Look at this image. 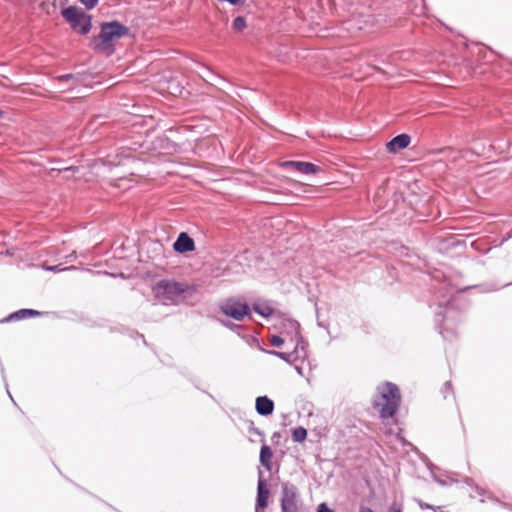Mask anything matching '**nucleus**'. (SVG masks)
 I'll return each mask as SVG.
<instances>
[{"label": "nucleus", "mask_w": 512, "mask_h": 512, "mask_svg": "<svg viewBox=\"0 0 512 512\" xmlns=\"http://www.w3.org/2000/svg\"><path fill=\"white\" fill-rule=\"evenodd\" d=\"M184 291L183 284L167 280L159 281L153 288L155 297L166 305L178 302Z\"/></svg>", "instance_id": "nucleus-3"}, {"label": "nucleus", "mask_w": 512, "mask_h": 512, "mask_svg": "<svg viewBox=\"0 0 512 512\" xmlns=\"http://www.w3.org/2000/svg\"><path fill=\"white\" fill-rule=\"evenodd\" d=\"M246 27L245 19L241 16L236 17L233 21V29L235 31H242Z\"/></svg>", "instance_id": "nucleus-16"}, {"label": "nucleus", "mask_w": 512, "mask_h": 512, "mask_svg": "<svg viewBox=\"0 0 512 512\" xmlns=\"http://www.w3.org/2000/svg\"><path fill=\"white\" fill-rule=\"evenodd\" d=\"M270 343L275 347H280L284 344V339L278 335H272L270 337Z\"/></svg>", "instance_id": "nucleus-17"}, {"label": "nucleus", "mask_w": 512, "mask_h": 512, "mask_svg": "<svg viewBox=\"0 0 512 512\" xmlns=\"http://www.w3.org/2000/svg\"><path fill=\"white\" fill-rule=\"evenodd\" d=\"M271 354L279 357L280 359L284 360V361H290V357L291 355L288 354V353H284V352H276V351H271L270 352Z\"/></svg>", "instance_id": "nucleus-18"}, {"label": "nucleus", "mask_w": 512, "mask_h": 512, "mask_svg": "<svg viewBox=\"0 0 512 512\" xmlns=\"http://www.w3.org/2000/svg\"><path fill=\"white\" fill-rule=\"evenodd\" d=\"M268 497L269 491L265 489V480L262 478V472L259 471L256 509L265 508L268 505Z\"/></svg>", "instance_id": "nucleus-9"}, {"label": "nucleus", "mask_w": 512, "mask_h": 512, "mask_svg": "<svg viewBox=\"0 0 512 512\" xmlns=\"http://www.w3.org/2000/svg\"><path fill=\"white\" fill-rule=\"evenodd\" d=\"M283 166L291 167L303 174H314L319 171V167L309 162L286 161L283 163Z\"/></svg>", "instance_id": "nucleus-8"}, {"label": "nucleus", "mask_w": 512, "mask_h": 512, "mask_svg": "<svg viewBox=\"0 0 512 512\" xmlns=\"http://www.w3.org/2000/svg\"><path fill=\"white\" fill-rule=\"evenodd\" d=\"M254 311L263 317H268L272 314L273 309L266 304H255Z\"/></svg>", "instance_id": "nucleus-15"}, {"label": "nucleus", "mask_w": 512, "mask_h": 512, "mask_svg": "<svg viewBox=\"0 0 512 512\" xmlns=\"http://www.w3.org/2000/svg\"><path fill=\"white\" fill-rule=\"evenodd\" d=\"M71 77H72L71 75H64V76L60 77V80L69 79Z\"/></svg>", "instance_id": "nucleus-25"}, {"label": "nucleus", "mask_w": 512, "mask_h": 512, "mask_svg": "<svg viewBox=\"0 0 512 512\" xmlns=\"http://www.w3.org/2000/svg\"><path fill=\"white\" fill-rule=\"evenodd\" d=\"M221 311L228 317L236 321H242L249 315V306L244 301L237 298L227 299L221 304Z\"/></svg>", "instance_id": "nucleus-5"}, {"label": "nucleus", "mask_w": 512, "mask_h": 512, "mask_svg": "<svg viewBox=\"0 0 512 512\" xmlns=\"http://www.w3.org/2000/svg\"><path fill=\"white\" fill-rule=\"evenodd\" d=\"M422 508H428V509H433L435 510L431 505L429 504H425V505H421Z\"/></svg>", "instance_id": "nucleus-24"}, {"label": "nucleus", "mask_w": 512, "mask_h": 512, "mask_svg": "<svg viewBox=\"0 0 512 512\" xmlns=\"http://www.w3.org/2000/svg\"><path fill=\"white\" fill-rule=\"evenodd\" d=\"M297 488L291 483L282 484L281 508L284 512H291L295 508Z\"/></svg>", "instance_id": "nucleus-6"}, {"label": "nucleus", "mask_w": 512, "mask_h": 512, "mask_svg": "<svg viewBox=\"0 0 512 512\" xmlns=\"http://www.w3.org/2000/svg\"><path fill=\"white\" fill-rule=\"evenodd\" d=\"M410 136L407 134H400L394 137L387 144V148L390 152H397L401 149L406 148L410 144Z\"/></svg>", "instance_id": "nucleus-11"}, {"label": "nucleus", "mask_w": 512, "mask_h": 512, "mask_svg": "<svg viewBox=\"0 0 512 512\" xmlns=\"http://www.w3.org/2000/svg\"><path fill=\"white\" fill-rule=\"evenodd\" d=\"M256 411L263 416H268L273 413L274 403L266 396H260L256 399Z\"/></svg>", "instance_id": "nucleus-10"}, {"label": "nucleus", "mask_w": 512, "mask_h": 512, "mask_svg": "<svg viewBox=\"0 0 512 512\" xmlns=\"http://www.w3.org/2000/svg\"><path fill=\"white\" fill-rule=\"evenodd\" d=\"M401 395L398 387L390 382L379 385L373 400L374 408L382 418L392 417L400 405Z\"/></svg>", "instance_id": "nucleus-1"}, {"label": "nucleus", "mask_w": 512, "mask_h": 512, "mask_svg": "<svg viewBox=\"0 0 512 512\" xmlns=\"http://www.w3.org/2000/svg\"><path fill=\"white\" fill-rule=\"evenodd\" d=\"M307 437V430L303 427L295 428L292 432V438L295 442H303Z\"/></svg>", "instance_id": "nucleus-14"}, {"label": "nucleus", "mask_w": 512, "mask_h": 512, "mask_svg": "<svg viewBox=\"0 0 512 512\" xmlns=\"http://www.w3.org/2000/svg\"><path fill=\"white\" fill-rule=\"evenodd\" d=\"M47 270H50V271H56L57 270V266H49V267H46Z\"/></svg>", "instance_id": "nucleus-23"}, {"label": "nucleus", "mask_w": 512, "mask_h": 512, "mask_svg": "<svg viewBox=\"0 0 512 512\" xmlns=\"http://www.w3.org/2000/svg\"><path fill=\"white\" fill-rule=\"evenodd\" d=\"M36 315H39V312L36 311V310H32V309H22L14 314L11 315V318L13 319H23V318H26V317H32V316H36Z\"/></svg>", "instance_id": "nucleus-13"}, {"label": "nucleus", "mask_w": 512, "mask_h": 512, "mask_svg": "<svg viewBox=\"0 0 512 512\" xmlns=\"http://www.w3.org/2000/svg\"><path fill=\"white\" fill-rule=\"evenodd\" d=\"M173 248L179 253L191 252L195 249V244L186 233H181L173 244Z\"/></svg>", "instance_id": "nucleus-7"}, {"label": "nucleus", "mask_w": 512, "mask_h": 512, "mask_svg": "<svg viewBox=\"0 0 512 512\" xmlns=\"http://www.w3.org/2000/svg\"><path fill=\"white\" fill-rule=\"evenodd\" d=\"M359 512H373V510L369 507L361 506Z\"/></svg>", "instance_id": "nucleus-22"}, {"label": "nucleus", "mask_w": 512, "mask_h": 512, "mask_svg": "<svg viewBox=\"0 0 512 512\" xmlns=\"http://www.w3.org/2000/svg\"><path fill=\"white\" fill-rule=\"evenodd\" d=\"M64 19L71 27L81 34H87L91 29V17L87 15L81 8L70 6L61 12Z\"/></svg>", "instance_id": "nucleus-4"}, {"label": "nucleus", "mask_w": 512, "mask_h": 512, "mask_svg": "<svg viewBox=\"0 0 512 512\" xmlns=\"http://www.w3.org/2000/svg\"><path fill=\"white\" fill-rule=\"evenodd\" d=\"M273 457V453L271 448L263 444L260 450V463L264 466L268 471L271 470V459Z\"/></svg>", "instance_id": "nucleus-12"}, {"label": "nucleus", "mask_w": 512, "mask_h": 512, "mask_svg": "<svg viewBox=\"0 0 512 512\" xmlns=\"http://www.w3.org/2000/svg\"><path fill=\"white\" fill-rule=\"evenodd\" d=\"M127 33L128 28L116 21L103 23L100 35L95 40V48L99 51L111 54L113 52L114 42Z\"/></svg>", "instance_id": "nucleus-2"}, {"label": "nucleus", "mask_w": 512, "mask_h": 512, "mask_svg": "<svg viewBox=\"0 0 512 512\" xmlns=\"http://www.w3.org/2000/svg\"><path fill=\"white\" fill-rule=\"evenodd\" d=\"M388 512H402L401 506L397 503H393L390 507Z\"/></svg>", "instance_id": "nucleus-21"}, {"label": "nucleus", "mask_w": 512, "mask_h": 512, "mask_svg": "<svg viewBox=\"0 0 512 512\" xmlns=\"http://www.w3.org/2000/svg\"><path fill=\"white\" fill-rule=\"evenodd\" d=\"M79 1L88 9L94 8L98 3V0H79Z\"/></svg>", "instance_id": "nucleus-19"}, {"label": "nucleus", "mask_w": 512, "mask_h": 512, "mask_svg": "<svg viewBox=\"0 0 512 512\" xmlns=\"http://www.w3.org/2000/svg\"><path fill=\"white\" fill-rule=\"evenodd\" d=\"M317 512H334V510L329 508L326 503H321L318 505Z\"/></svg>", "instance_id": "nucleus-20"}]
</instances>
